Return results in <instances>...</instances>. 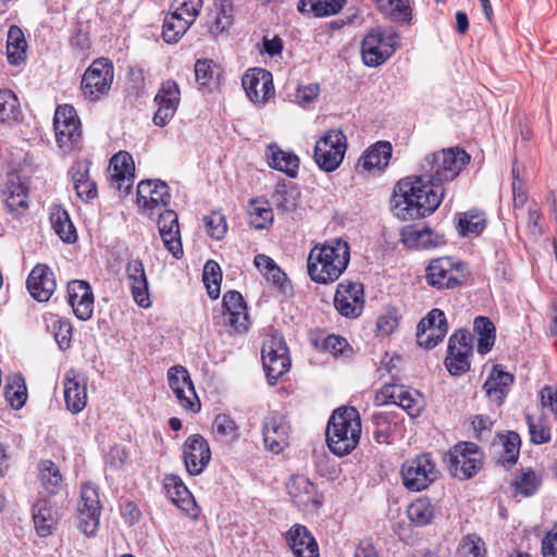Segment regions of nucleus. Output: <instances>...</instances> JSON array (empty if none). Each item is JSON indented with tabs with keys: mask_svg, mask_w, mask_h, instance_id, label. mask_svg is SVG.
Listing matches in <instances>:
<instances>
[{
	"mask_svg": "<svg viewBox=\"0 0 557 557\" xmlns=\"http://www.w3.org/2000/svg\"><path fill=\"white\" fill-rule=\"evenodd\" d=\"M468 275L465 262L448 257L432 260L425 269L428 284L437 289L456 288L467 281Z\"/></svg>",
	"mask_w": 557,
	"mask_h": 557,
	"instance_id": "obj_5",
	"label": "nucleus"
},
{
	"mask_svg": "<svg viewBox=\"0 0 557 557\" xmlns=\"http://www.w3.org/2000/svg\"><path fill=\"white\" fill-rule=\"evenodd\" d=\"M184 463L190 475H199L211 460L208 442L200 434L188 436L183 448Z\"/></svg>",
	"mask_w": 557,
	"mask_h": 557,
	"instance_id": "obj_16",
	"label": "nucleus"
},
{
	"mask_svg": "<svg viewBox=\"0 0 557 557\" xmlns=\"http://www.w3.org/2000/svg\"><path fill=\"white\" fill-rule=\"evenodd\" d=\"M530 438L533 444L541 445L550 441V429L543 422H533L530 416H527Z\"/></svg>",
	"mask_w": 557,
	"mask_h": 557,
	"instance_id": "obj_64",
	"label": "nucleus"
},
{
	"mask_svg": "<svg viewBox=\"0 0 557 557\" xmlns=\"http://www.w3.org/2000/svg\"><path fill=\"white\" fill-rule=\"evenodd\" d=\"M503 451L499 455L497 462L504 467L515 465L519 458L521 438L515 431H509L499 436Z\"/></svg>",
	"mask_w": 557,
	"mask_h": 557,
	"instance_id": "obj_36",
	"label": "nucleus"
},
{
	"mask_svg": "<svg viewBox=\"0 0 557 557\" xmlns=\"http://www.w3.org/2000/svg\"><path fill=\"white\" fill-rule=\"evenodd\" d=\"M166 488L172 502L182 510L190 512L196 507L191 493L188 491L182 479L176 474H168L164 478Z\"/></svg>",
	"mask_w": 557,
	"mask_h": 557,
	"instance_id": "obj_30",
	"label": "nucleus"
},
{
	"mask_svg": "<svg viewBox=\"0 0 557 557\" xmlns=\"http://www.w3.org/2000/svg\"><path fill=\"white\" fill-rule=\"evenodd\" d=\"M207 233L214 239H222L227 232L225 215L220 211H213L203 218Z\"/></svg>",
	"mask_w": 557,
	"mask_h": 557,
	"instance_id": "obj_54",
	"label": "nucleus"
},
{
	"mask_svg": "<svg viewBox=\"0 0 557 557\" xmlns=\"http://www.w3.org/2000/svg\"><path fill=\"white\" fill-rule=\"evenodd\" d=\"M471 156L461 147L444 148L426 154L419 174L397 182L391 199L394 214L414 220L433 213L445 197V184L456 180L470 163Z\"/></svg>",
	"mask_w": 557,
	"mask_h": 557,
	"instance_id": "obj_1",
	"label": "nucleus"
},
{
	"mask_svg": "<svg viewBox=\"0 0 557 557\" xmlns=\"http://www.w3.org/2000/svg\"><path fill=\"white\" fill-rule=\"evenodd\" d=\"M448 327H433L421 334L417 331V342L421 347L432 349L436 347L446 336Z\"/></svg>",
	"mask_w": 557,
	"mask_h": 557,
	"instance_id": "obj_59",
	"label": "nucleus"
},
{
	"mask_svg": "<svg viewBox=\"0 0 557 557\" xmlns=\"http://www.w3.org/2000/svg\"><path fill=\"white\" fill-rule=\"evenodd\" d=\"M101 512L77 510V528L86 536H95L100 522Z\"/></svg>",
	"mask_w": 557,
	"mask_h": 557,
	"instance_id": "obj_57",
	"label": "nucleus"
},
{
	"mask_svg": "<svg viewBox=\"0 0 557 557\" xmlns=\"http://www.w3.org/2000/svg\"><path fill=\"white\" fill-rule=\"evenodd\" d=\"M405 386L396 384H385L375 395L377 405L394 404L397 405Z\"/></svg>",
	"mask_w": 557,
	"mask_h": 557,
	"instance_id": "obj_62",
	"label": "nucleus"
},
{
	"mask_svg": "<svg viewBox=\"0 0 557 557\" xmlns=\"http://www.w3.org/2000/svg\"><path fill=\"white\" fill-rule=\"evenodd\" d=\"M180 97V87L175 81L168 79L161 84L154 97L158 104V110L152 119L154 125L163 127L169 123L177 110Z\"/></svg>",
	"mask_w": 557,
	"mask_h": 557,
	"instance_id": "obj_15",
	"label": "nucleus"
},
{
	"mask_svg": "<svg viewBox=\"0 0 557 557\" xmlns=\"http://www.w3.org/2000/svg\"><path fill=\"white\" fill-rule=\"evenodd\" d=\"M512 196L513 209H522L528 200L524 169L515 160L512 164Z\"/></svg>",
	"mask_w": 557,
	"mask_h": 557,
	"instance_id": "obj_44",
	"label": "nucleus"
},
{
	"mask_svg": "<svg viewBox=\"0 0 557 557\" xmlns=\"http://www.w3.org/2000/svg\"><path fill=\"white\" fill-rule=\"evenodd\" d=\"M438 326L448 327L445 313L437 308L432 309L418 324L417 331L423 334L430 329Z\"/></svg>",
	"mask_w": 557,
	"mask_h": 557,
	"instance_id": "obj_61",
	"label": "nucleus"
},
{
	"mask_svg": "<svg viewBox=\"0 0 557 557\" xmlns=\"http://www.w3.org/2000/svg\"><path fill=\"white\" fill-rule=\"evenodd\" d=\"M114 76L113 64L106 58L96 59L85 71L82 91L86 99L99 100L111 88Z\"/></svg>",
	"mask_w": 557,
	"mask_h": 557,
	"instance_id": "obj_8",
	"label": "nucleus"
},
{
	"mask_svg": "<svg viewBox=\"0 0 557 557\" xmlns=\"http://www.w3.org/2000/svg\"><path fill=\"white\" fill-rule=\"evenodd\" d=\"M397 406L406 410L410 417L419 416L422 408L420 394L417 391L410 392L404 387Z\"/></svg>",
	"mask_w": 557,
	"mask_h": 557,
	"instance_id": "obj_60",
	"label": "nucleus"
},
{
	"mask_svg": "<svg viewBox=\"0 0 557 557\" xmlns=\"http://www.w3.org/2000/svg\"><path fill=\"white\" fill-rule=\"evenodd\" d=\"M334 306L346 318L359 317L364 306L363 285L350 281L341 282L336 288Z\"/></svg>",
	"mask_w": 557,
	"mask_h": 557,
	"instance_id": "obj_13",
	"label": "nucleus"
},
{
	"mask_svg": "<svg viewBox=\"0 0 557 557\" xmlns=\"http://www.w3.org/2000/svg\"><path fill=\"white\" fill-rule=\"evenodd\" d=\"M261 358L270 385L276 384L278 379L290 369L289 350L281 334H272L264 341L261 349Z\"/></svg>",
	"mask_w": 557,
	"mask_h": 557,
	"instance_id": "obj_6",
	"label": "nucleus"
},
{
	"mask_svg": "<svg viewBox=\"0 0 557 557\" xmlns=\"http://www.w3.org/2000/svg\"><path fill=\"white\" fill-rule=\"evenodd\" d=\"M64 400L66 408L73 412H81L87 404L85 380L75 371L70 370L64 377Z\"/></svg>",
	"mask_w": 557,
	"mask_h": 557,
	"instance_id": "obj_25",
	"label": "nucleus"
},
{
	"mask_svg": "<svg viewBox=\"0 0 557 557\" xmlns=\"http://www.w3.org/2000/svg\"><path fill=\"white\" fill-rule=\"evenodd\" d=\"M250 224L256 230L267 228L273 221V211L268 203L251 200L249 205Z\"/></svg>",
	"mask_w": 557,
	"mask_h": 557,
	"instance_id": "obj_48",
	"label": "nucleus"
},
{
	"mask_svg": "<svg viewBox=\"0 0 557 557\" xmlns=\"http://www.w3.org/2000/svg\"><path fill=\"white\" fill-rule=\"evenodd\" d=\"M126 276L134 301L141 308H149L151 300L149 297L148 280L144 264L139 259H132L127 262Z\"/></svg>",
	"mask_w": 557,
	"mask_h": 557,
	"instance_id": "obj_23",
	"label": "nucleus"
},
{
	"mask_svg": "<svg viewBox=\"0 0 557 557\" xmlns=\"http://www.w3.org/2000/svg\"><path fill=\"white\" fill-rule=\"evenodd\" d=\"M361 422L354 407L335 410L327 423L325 436L330 450L336 456L350 454L359 443Z\"/></svg>",
	"mask_w": 557,
	"mask_h": 557,
	"instance_id": "obj_3",
	"label": "nucleus"
},
{
	"mask_svg": "<svg viewBox=\"0 0 557 557\" xmlns=\"http://www.w3.org/2000/svg\"><path fill=\"white\" fill-rule=\"evenodd\" d=\"M50 222L55 234L64 243H74L77 239L76 228L64 208L55 206L51 210Z\"/></svg>",
	"mask_w": 557,
	"mask_h": 557,
	"instance_id": "obj_33",
	"label": "nucleus"
},
{
	"mask_svg": "<svg viewBox=\"0 0 557 557\" xmlns=\"http://www.w3.org/2000/svg\"><path fill=\"white\" fill-rule=\"evenodd\" d=\"M376 9L394 22H407L411 18L409 0H373Z\"/></svg>",
	"mask_w": 557,
	"mask_h": 557,
	"instance_id": "obj_35",
	"label": "nucleus"
},
{
	"mask_svg": "<svg viewBox=\"0 0 557 557\" xmlns=\"http://www.w3.org/2000/svg\"><path fill=\"white\" fill-rule=\"evenodd\" d=\"M77 510L101 512L98 488L95 485L90 483H84L82 485L81 500L78 502Z\"/></svg>",
	"mask_w": 557,
	"mask_h": 557,
	"instance_id": "obj_49",
	"label": "nucleus"
},
{
	"mask_svg": "<svg viewBox=\"0 0 557 557\" xmlns=\"http://www.w3.org/2000/svg\"><path fill=\"white\" fill-rule=\"evenodd\" d=\"M292 502L300 509H318L323 504V496L315 485L305 475H293L286 484Z\"/></svg>",
	"mask_w": 557,
	"mask_h": 557,
	"instance_id": "obj_14",
	"label": "nucleus"
},
{
	"mask_svg": "<svg viewBox=\"0 0 557 557\" xmlns=\"http://www.w3.org/2000/svg\"><path fill=\"white\" fill-rule=\"evenodd\" d=\"M168 381L182 407L193 412H198L200 410V401L195 392L190 375L185 367H171L168 370Z\"/></svg>",
	"mask_w": 557,
	"mask_h": 557,
	"instance_id": "obj_12",
	"label": "nucleus"
},
{
	"mask_svg": "<svg viewBox=\"0 0 557 557\" xmlns=\"http://www.w3.org/2000/svg\"><path fill=\"white\" fill-rule=\"evenodd\" d=\"M290 425L287 418L278 411L269 412L262 424L265 447L273 454H280L289 444Z\"/></svg>",
	"mask_w": 557,
	"mask_h": 557,
	"instance_id": "obj_11",
	"label": "nucleus"
},
{
	"mask_svg": "<svg viewBox=\"0 0 557 557\" xmlns=\"http://www.w3.org/2000/svg\"><path fill=\"white\" fill-rule=\"evenodd\" d=\"M484 543L475 535H467L458 546L457 557H484Z\"/></svg>",
	"mask_w": 557,
	"mask_h": 557,
	"instance_id": "obj_56",
	"label": "nucleus"
},
{
	"mask_svg": "<svg viewBox=\"0 0 557 557\" xmlns=\"http://www.w3.org/2000/svg\"><path fill=\"white\" fill-rule=\"evenodd\" d=\"M222 313L224 323L237 333L247 331L248 313L247 305L237 290H228L222 299Z\"/></svg>",
	"mask_w": 557,
	"mask_h": 557,
	"instance_id": "obj_17",
	"label": "nucleus"
},
{
	"mask_svg": "<svg viewBox=\"0 0 557 557\" xmlns=\"http://www.w3.org/2000/svg\"><path fill=\"white\" fill-rule=\"evenodd\" d=\"M403 240L408 247L417 249L435 248L445 243L443 235L434 233L431 228L425 226L407 231L404 233Z\"/></svg>",
	"mask_w": 557,
	"mask_h": 557,
	"instance_id": "obj_32",
	"label": "nucleus"
},
{
	"mask_svg": "<svg viewBox=\"0 0 557 557\" xmlns=\"http://www.w3.org/2000/svg\"><path fill=\"white\" fill-rule=\"evenodd\" d=\"M346 149V135L341 129H330L315 143L313 158L321 170L333 172L343 162Z\"/></svg>",
	"mask_w": 557,
	"mask_h": 557,
	"instance_id": "obj_7",
	"label": "nucleus"
},
{
	"mask_svg": "<svg viewBox=\"0 0 557 557\" xmlns=\"http://www.w3.org/2000/svg\"><path fill=\"white\" fill-rule=\"evenodd\" d=\"M285 540L295 557H320L318 543L307 527L293 524Z\"/></svg>",
	"mask_w": 557,
	"mask_h": 557,
	"instance_id": "obj_21",
	"label": "nucleus"
},
{
	"mask_svg": "<svg viewBox=\"0 0 557 557\" xmlns=\"http://www.w3.org/2000/svg\"><path fill=\"white\" fill-rule=\"evenodd\" d=\"M203 283L210 298L216 299L220 295V285L222 281V271L218 262L208 260L203 268Z\"/></svg>",
	"mask_w": 557,
	"mask_h": 557,
	"instance_id": "obj_45",
	"label": "nucleus"
},
{
	"mask_svg": "<svg viewBox=\"0 0 557 557\" xmlns=\"http://www.w3.org/2000/svg\"><path fill=\"white\" fill-rule=\"evenodd\" d=\"M74 189L78 198L89 201L97 197V185L89 178V166L87 162H77L70 169Z\"/></svg>",
	"mask_w": 557,
	"mask_h": 557,
	"instance_id": "obj_29",
	"label": "nucleus"
},
{
	"mask_svg": "<svg viewBox=\"0 0 557 557\" xmlns=\"http://www.w3.org/2000/svg\"><path fill=\"white\" fill-rule=\"evenodd\" d=\"M55 131V139L61 149L64 151H71L75 149L79 143L82 136V129L76 128V132L72 131V126L66 125L64 127H59L58 125H53Z\"/></svg>",
	"mask_w": 557,
	"mask_h": 557,
	"instance_id": "obj_52",
	"label": "nucleus"
},
{
	"mask_svg": "<svg viewBox=\"0 0 557 557\" xmlns=\"http://www.w3.org/2000/svg\"><path fill=\"white\" fill-rule=\"evenodd\" d=\"M486 226L484 213L470 210L462 213L458 220V231L461 236H478Z\"/></svg>",
	"mask_w": 557,
	"mask_h": 557,
	"instance_id": "obj_39",
	"label": "nucleus"
},
{
	"mask_svg": "<svg viewBox=\"0 0 557 557\" xmlns=\"http://www.w3.org/2000/svg\"><path fill=\"white\" fill-rule=\"evenodd\" d=\"M242 85L253 103H264L274 92L271 73L261 69L247 72L242 78Z\"/></svg>",
	"mask_w": 557,
	"mask_h": 557,
	"instance_id": "obj_19",
	"label": "nucleus"
},
{
	"mask_svg": "<svg viewBox=\"0 0 557 557\" xmlns=\"http://www.w3.org/2000/svg\"><path fill=\"white\" fill-rule=\"evenodd\" d=\"M323 348L330 351L335 358L348 360L354 355L352 347L346 338L338 335H329L323 341Z\"/></svg>",
	"mask_w": 557,
	"mask_h": 557,
	"instance_id": "obj_50",
	"label": "nucleus"
},
{
	"mask_svg": "<svg viewBox=\"0 0 557 557\" xmlns=\"http://www.w3.org/2000/svg\"><path fill=\"white\" fill-rule=\"evenodd\" d=\"M382 42V28L376 27L371 29L363 38L361 44L362 61L367 66L375 67L383 64L391 58L392 50L383 49Z\"/></svg>",
	"mask_w": 557,
	"mask_h": 557,
	"instance_id": "obj_24",
	"label": "nucleus"
},
{
	"mask_svg": "<svg viewBox=\"0 0 557 557\" xmlns=\"http://www.w3.org/2000/svg\"><path fill=\"white\" fill-rule=\"evenodd\" d=\"M110 174H125L134 176V161L128 152H119L114 154L109 165Z\"/></svg>",
	"mask_w": 557,
	"mask_h": 557,
	"instance_id": "obj_58",
	"label": "nucleus"
},
{
	"mask_svg": "<svg viewBox=\"0 0 557 557\" xmlns=\"http://www.w3.org/2000/svg\"><path fill=\"white\" fill-rule=\"evenodd\" d=\"M172 8L173 13L184 17L189 23H194L202 8V0H175Z\"/></svg>",
	"mask_w": 557,
	"mask_h": 557,
	"instance_id": "obj_55",
	"label": "nucleus"
},
{
	"mask_svg": "<svg viewBox=\"0 0 557 557\" xmlns=\"http://www.w3.org/2000/svg\"><path fill=\"white\" fill-rule=\"evenodd\" d=\"M3 194L5 206L10 212L18 213L20 209L25 210L28 207L27 188L22 183L8 182Z\"/></svg>",
	"mask_w": 557,
	"mask_h": 557,
	"instance_id": "obj_41",
	"label": "nucleus"
},
{
	"mask_svg": "<svg viewBox=\"0 0 557 557\" xmlns=\"http://www.w3.org/2000/svg\"><path fill=\"white\" fill-rule=\"evenodd\" d=\"M403 483L409 491L420 492L437 479L435 463L429 454L407 460L401 467Z\"/></svg>",
	"mask_w": 557,
	"mask_h": 557,
	"instance_id": "obj_9",
	"label": "nucleus"
},
{
	"mask_svg": "<svg viewBox=\"0 0 557 557\" xmlns=\"http://www.w3.org/2000/svg\"><path fill=\"white\" fill-rule=\"evenodd\" d=\"M20 113L16 95L10 89H0V121H16Z\"/></svg>",
	"mask_w": 557,
	"mask_h": 557,
	"instance_id": "obj_46",
	"label": "nucleus"
},
{
	"mask_svg": "<svg viewBox=\"0 0 557 557\" xmlns=\"http://www.w3.org/2000/svg\"><path fill=\"white\" fill-rule=\"evenodd\" d=\"M512 383V374L503 371L500 366H494L483 385V388L487 397L499 406L506 398Z\"/></svg>",
	"mask_w": 557,
	"mask_h": 557,
	"instance_id": "obj_27",
	"label": "nucleus"
},
{
	"mask_svg": "<svg viewBox=\"0 0 557 557\" xmlns=\"http://www.w3.org/2000/svg\"><path fill=\"white\" fill-rule=\"evenodd\" d=\"M67 300L77 319L87 321L92 317L94 294L86 281L74 280L67 284Z\"/></svg>",
	"mask_w": 557,
	"mask_h": 557,
	"instance_id": "obj_18",
	"label": "nucleus"
},
{
	"mask_svg": "<svg viewBox=\"0 0 557 557\" xmlns=\"http://www.w3.org/2000/svg\"><path fill=\"white\" fill-rule=\"evenodd\" d=\"M158 228L164 247L180 259L184 251L181 242L177 214L173 210H164L159 214Z\"/></svg>",
	"mask_w": 557,
	"mask_h": 557,
	"instance_id": "obj_20",
	"label": "nucleus"
},
{
	"mask_svg": "<svg viewBox=\"0 0 557 557\" xmlns=\"http://www.w3.org/2000/svg\"><path fill=\"white\" fill-rule=\"evenodd\" d=\"M444 462L453 476L466 480L474 476L482 468L483 453L475 443L461 442L449 449Z\"/></svg>",
	"mask_w": 557,
	"mask_h": 557,
	"instance_id": "obj_4",
	"label": "nucleus"
},
{
	"mask_svg": "<svg viewBox=\"0 0 557 557\" xmlns=\"http://www.w3.org/2000/svg\"><path fill=\"white\" fill-rule=\"evenodd\" d=\"M4 397L14 409H21L27 399V391L22 377H15L4 386Z\"/></svg>",
	"mask_w": 557,
	"mask_h": 557,
	"instance_id": "obj_47",
	"label": "nucleus"
},
{
	"mask_svg": "<svg viewBox=\"0 0 557 557\" xmlns=\"http://www.w3.org/2000/svg\"><path fill=\"white\" fill-rule=\"evenodd\" d=\"M26 287L34 299L48 301L55 289L53 272L48 265L37 264L27 277Z\"/></svg>",
	"mask_w": 557,
	"mask_h": 557,
	"instance_id": "obj_22",
	"label": "nucleus"
},
{
	"mask_svg": "<svg viewBox=\"0 0 557 557\" xmlns=\"http://www.w3.org/2000/svg\"><path fill=\"white\" fill-rule=\"evenodd\" d=\"M350 260V248L341 238L315 245L307 260L308 274L312 281L320 284L335 282L347 269Z\"/></svg>",
	"mask_w": 557,
	"mask_h": 557,
	"instance_id": "obj_2",
	"label": "nucleus"
},
{
	"mask_svg": "<svg viewBox=\"0 0 557 557\" xmlns=\"http://www.w3.org/2000/svg\"><path fill=\"white\" fill-rule=\"evenodd\" d=\"M213 430L224 442L233 443L239 438V426L227 413H220L214 418Z\"/></svg>",
	"mask_w": 557,
	"mask_h": 557,
	"instance_id": "obj_42",
	"label": "nucleus"
},
{
	"mask_svg": "<svg viewBox=\"0 0 557 557\" xmlns=\"http://www.w3.org/2000/svg\"><path fill=\"white\" fill-rule=\"evenodd\" d=\"M541 484L542 476L531 469L521 470L513 482L516 492L524 497L534 495L539 491Z\"/></svg>",
	"mask_w": 557,
	"mask_h": 557,
	"instance_id": "obj_43",
	"label": "nucleus"
},
{
	"mask_svg": "<svg viewBox=\"0 0 557 557\" xmlns=\"http://www.w3.org/2000/svg\"><path fill=\"white\" fill-rule=\"evenodd\" d=\"M473 354L472 336L466 330L456 331L448 339L445 367L454 376H460L470 370V357Z\"/></svg>",
	"mask_w": 557,
	"mask_h": 557,
	"instance_id": "obj_10",
	"label": "nucleus"
},
{
	"mask_svg": "<svg viewBox=\"0 0 557 557\" xmlns=\"http://www.w3.org/2000/svg\"><path fill=\"white\" fill-rule=\"evenodd\" d=\"M407 516L414 525L425 527L434 519V506L426 497L418 498L409 505Z\"/></svg>",
	"mask_w": 557,
	"mask_h": 557,
	"instance_id": "obj_37",
	"label": "nucleus"
},
{
	"mask_svg": "<svg viewBox=\"0 0 557 557\" xmlns=\"http://www.w3.org/2000/svg\"><path fill=\"white\" fill-rule=\"evenodd\" d=\"M393 147L389 141L380 140L370 146L359 158L357 168L368 172H382L388 165Z\"/></svg>",
	"mask_w": 557,
	"mask_h": 557,
	"instance_id": "obj_26",
	"label": "nucleus"
},
{
	"mask_svg": "<svg viewBox=\"0 0 557 557\" xmlns=\"http://www.w3.org/2000/svg\"><path fill=\"white\" fill-rule=\"evenodd\" d=\"M53 125L64 128L69 125L72 126V131L74 132H76V128H81V121L75 108L71 104L59 106L54 112Z\"/></svg>",
	"mask_w": 557,
	"mask_h": 557,
	"instance_id": "obj_51",
	"label": "nucleus"
},
{
	"mask_svg": "<svg viewBox=\"0 0 557 557\" xmlns=\"http://www.w3.org/2000/svg\"><path fill=\"white\" fill-rule=\"evenodd\" d=\"M268 163L270 168L285 173L288 177H296L299 170V158L292 151L282 150L276 144L268 146Z\"/></svg>",
	"mask_w": 557,
	"mask_h": 557,
	"instance_id": "obj_28",
	"label": "nucleus"
},
{
	"mask_svg": "<svg viewBox=\"0 0 557 557\" xmlns=\"http://www.w3.org/2000/svg\"><path fill=\"white\" fill-rule=\"evenodd\" d=\"M191 26V23L184 17L170 13L165 16L162 26V36L165 42H177L186 30Z\"/></svg>",
	"mask_w": 557,
	"mask_h": 557,
	"instance_id": "obj_40",
	"label": "nucleus"
},
{
	"mask_svg": "<svg viewBox=\"0 0 557 557\" xmlns=\"http://www.w3.org/2000/svg\"><path fill=\"white\" fill-rule=\"evenodd\" d=\"M32 518L37 535L47 537L52 533L57 519L48 500L38 499L34 504Z\"/></svg>",
	"mask_w": 557,
	"mask_h": 557,
	"instance_id": "obj_31",
	"label": "nucleus"
},
{
	"mask_svg": "<svg viewBox=\"0 0 557 557\" xmlns=\"http://www.w3.org/2000/svg\"><path fill=\"white\" fill-rule=\"evenodd\" d=\"M272 199L278 209L292 212L297 207L298 193L295 188L282 186L274 191Z\"/></svg>",
	"mask_w": 557,
	"mask_h": 557,
	"instance_id": "obj_53",
	"label": "nucleus"
},
{
	"mask_svg": "<svg viewBox=\"0 0 557 557\" xmlns=\"http://www.w3.org/2000/svg\"><path fill=\"white\" fill-rule=\"evenodd\" d=\"M38 468L39 479L46 492L50 495L59 493L62 484V475L58 466L51 460H42Z\"/></svg>",
	"mask_w": 557,
	"mask_h": 557,
	"instance_id": "obj_38",
	"label": "nucleus"
},
{
	"mask_svg": "<svg viewBox=\"0 0 557 557\" xmlns=\"http://www.w3.org/2000/svg\"><path fill=\"white\" fill-rule=\"evenodd\" d=\"M346 0H312L311 10L315 16H327L336 14L345 4Z\"/></svg>",
	"mask_w": 557,
	"mask_h": 557,
	"instance_id": "obj_63",
	"label": "nucleus"
},
{
	"mask_svg": "<svg viewBox=\"0 0 557 557\" xmlns=\"http://www.w3.org/2000/svg\"><path fill=\"white\" fill-rule=\"evenodd\" d=\"M473 330L478 334V352L487 354L495 343V325L487 317L479 315L474 319Z\"/></svg>",
	"mask_w": 557,
	"mask_h": 557,
	"instance_id": "obj_34",
	"label": "nucleus"
}]
</instances>
